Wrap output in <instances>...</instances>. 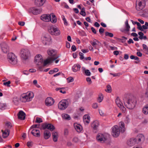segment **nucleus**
Listing matches in <instances>:
<instances>
[{
	"label": "nucleus",
	"mask_w": 148,
	"mask_h": 148,
	"mask_svg": "<svg viewBox=\"0 0 148 148\" xmlns=\"http://www.w3.org/2000/svg\"><path fill=\"white\" fill-rule=\"evenodd\" d=\"M124 103L125 106L129 109H133L135 106L136 100L135 98L133 97L130 99L125 98Z\"/></svg>",
	"instance_id": "nucleus-1"
},
{
	"label": "nucleus",
	"mask_w": 148,
	"mask_h": 148,
	"mask_svg": "<svg viewBox=\"0 0 148 148\" xmlns=\"http://www.w3.org/2000/svg\"><path fill=\"white\" fill-rule=\"evenodd\" d=\"M145 5V1L144 0H137L136 2V8L138 11L142 10Z\"/></svg>",
	"instance_id": "nucleus-2"
},
{
	"label": "nucleus",
	"mask_w": 148,
	"mask_h": 148,
	"mask_svg": "<svg viewBox=\"0 0 148 148\" xmlns=\"http://www.w3.org/2000/svg\"><path fill=\"white\" fill-rule=\"evenodd\" d=\"M8 58L9 62L12 64H15L17 63V60L15 55L12 53H9Z\"/></svg>",
	"instance_id": "nucleus-3"
},
{
	"label": "nucleus",
	"mask_w": 148,
	"mask_h": 148,
	"mask_svg": "<svg viewBox=\"0 0 148 148\" xmlns=\"http://www.w3.org/2000/svg\"><path fill=\"white\" fill-rule=\"evenodd\" d=\"M68 105V102L67 100H63L59 103L58 107L61 110H64L67 107Z\"/></svg>",
	"instance_id": "nucleus-4"
},
{
	"label": "nucleus",
	"mask_w": 148,
	"mask_h": 148,
	"mask_svg": "<svg viewBox=\"0 0 148 148\" xmlns=\"http://www.w3.org/2000/svg\"><path fill=\"white\" fill-rule=\"evenodd\" d=\"M47 52L48 55L50 56L49 58H51L53 61H55L59 57L57 55L56 51L55 50H49L47 51Z\"/></svg>",
	"instance_id": "nucleus-5"
},
{
	"label": "nucleus",
	"mask_w": 148,
	"mask_h": 148,
	"mask_svg": "<svg viewBox=\"0 0 148 148\" xmlns=\"http://www.w3.org/2000/svg\"><path fill=\"white\" fill-rule=\"evenodd\" d=\"M112 135L114 137H118L120 134V129L118 126L115 125L112 127Z\"/></svg>",
	"instance_id": "nucleus-6"
},
{
	"label": "nucleus",
	"mask_w": 148,
	"mask_h": 148,
	"mask_svg": "<svg viewBox=\"0 0 148 148\" xmlns=\"http://www.w3.org/2000/svg\"><path fill=\"white\" fill-rule=\"evenodd\" d=\"M21 57L24 60H27L29 55L30 52L27 49H22L21 51Z\"/></svg>",
	"instance_id": "nucleus-7"
},
{
	"label": "nucleus",
	"mask_w": 148,
	"mask_h": 148,
	"mask_svg": "<svg viewBox=\"0 0 148 148\" xmlns=\"http://www.w3.org/2000/svg\"><path fill=\"white\" fill-rule=\"evenodd\" d=\"M34 62L37 65L41 66L43 62V59L41 55L40 54L36 55L35 58Z\"/></svg>",
	"instance_id": "nucleus-8"
},
{
	"label": "nucleus",
	"mask_w": 148,
	"mask_h": 148,
	"mask_svg": "<svg viewBox=\"0 0 148 148\" xmlns=\"http://www.w3.org/2000/svg\"><path fill=\"white\" fill-rule=\"evenodd\" d=\"M42 127L43 130L47 129L51 131H53L55 129V127L51 124L45 123L42 125Z\"/></svg>",
	"instance_id": "nucleus-9"
},
{
	"label": "nucleus",
	"mask_w": 148,
	"mask_h": 148,
	"mask_svg": "<svg viewBox=\"0 0 148 148\" xmlns=\"http://www.w3.org/2000/svg\"><path fill=\"white\" fill-rule=\"evenodd\" d=\"M42 11L41 8L38 9L33 7L29 8L28 10L29 13H32L34 15H37L40 13Z\"/></svg>",
	"instance_id": "nucleus-10"
},
{
	"label": "nucleus",
	"mask_w": 148,
	"mask_h": 148,
	"mask_svg": "<svg viewBox=\"0 0 148 148\" xmlns=\"http://www.w3.org/2000/svg\"><path fill=\"white\" fill-rule=\"evenodd\" d=\"M48 32L51 34L55 35H59L60 34V31L58 28L53 27H50L49 29Z\"/></svg>",
	"instance_id": "nucleus-11"
},
{
	"label": "nucleus",
	"mask_w": 148,
	"mask_h": 148,
	"mask_svg": "<svg viewBox=\"0 0 148 148\" xmlns=\"http://www.w3.org/2000/svg\"><path fill=\"white\" fill-rule=\"evenodd\" d=\"M54 102V100L51 97L47 98L45 100V104L47 106H50L53 105Z\"/></svg>",
	"instance_id": "nucleus-12"
},
{
	"label": "nucleus",
	"mask_w": 148,
	"mask_h": 148,
	"mask_svg": "<svg viewBox=\"0 0 148 148\" xmlns=\"http://www.w3.org/2000/svg\"><path fill=\"white\" fill-rule=\"evenodd\" d=\"M40 19L44 21L49 22L51 20V15L49 14H43L41 16Z\"/></svg>",
	"instance_id": "nucleus-13"
},
{
	"label": "nucleus",
	"mask_w": 148,
	"mask_h": 148,
	"mask_svg": "<svg viewBox=\"0 0 148 148\" xmlns=\"http://www.w3.org/2000/svg\"><path fill=\"white\" fill-rule=\"evenodd\" d=\"M97 140L99 141L102 143H104L105 141L106 140V138L104 135L101 134H99L97 137Z\"/></svg>",
	"instance_id": "nucleus-14"
},
{
	"label": "nucleus",
	"mask_w": 148,
	"mask_h": 148,
	"mask_svg": "<svg viewBox=\"0 0 148 148\" xmlns=\"http://www.w3.org/2000/svg\"><path fill=\"white\" fill-rule=\"evenodd\" d=\"M32 96V97H29L27 96V95H25L22 96L20 98V100L23 102H26V101H31L33 97Z\"/></svg>",
	"instance_id": "nucleus-15"
},
{
	"label": "nucleus",
	"mask_w": 148,
	"mask_h": 148,
	"mask_svg": "<svg viewBox=\"0 0 148 148\" xmlns=\"http://www.w3.org/2000/svg\"><path fill=\"white\" fill-rule=\"evenodd\" d=\"M51 59V58H48L46 60L44 61L43 64H42L41 66H39V68L40 69H42L43 67L45 66L48 64L52 63L53 61Z\"/></svg>",
	"instance_id": "nucleus-16"
},
{
	"label": "nucleus",
	"mask_w": 148,
	"mask_h": 148,
	"mask_svg": "<svg viewBox=\"0 0 148 148\" xmlns=\"http://www.w3.org/2000/svg\"><path fill=\"white\" fill-rule=\"evenodd\" d=\"M2 49L4 53H7L8 51L9 48L7 44L4 42H3L1 44Z\"/></svg>",
	"instance_id": "nucleus-17"
},
{
	"label": "nucleus",
	"mask_w": 148,
	"mask_h": 148,
	"mask_svg": "<svg viewBox=\"0 0 148 148\" xmlns=\"http://www.w3.org/2000/svg\"><path fill=\"white\" fill-rule=\"evenodd\" d=\"M25 114L22 111H19L18 114V118L21 120H24L25 118Z\"/></svg>",
	"instance_id": "nucleus-18"
},
{
	"label": "nucleus",
	"mask_w": 148,
	"mask_h": 148,
	"mask_svg": "<svg viewBox=\"0 0 148 148\" xmlns=\"http://www.w3.org/2000/svg\"><path fill=\"white\" fill-rule=\"evenodd\" d=\"M46 0H35V4L36 5L40 7L42 6L45 2Z\"/></svg>",
	"instance_id": "nucleus-19"
},
{
	"label": "nucleus",
	"mask_w": 148,
	"mask_h": 148,
	"mask_svg": "<svg viewBox=\"0 0 148 148\" xmlns=\"http://www.w3.org/2000/svg\"><path fill=\"white\" fill-rule=\"evenodd\" d=\"M136 140L135 138H131L127 142V144L130 146L134 145L136 143Z\"/></svg>",
	"instance_id": "nucleus-20"
},
{
	"label": "nucleus",
	"mask_w": 148,
	"mask_h": 148,
	"mask_svg": "<svg viewBox=\"0 0 148 148\" xmlns=\"http://www.w3.org/2000/svg\"><path fill=\"white\" fill-rule=\"evenodd\" d=\"M31 133L34 136L37 137H39L40 136V133L38 130L34 129L32 131Z\"/></svg>",
	"instance_id": "nucleus-21"
},
{
	"label": "nucleus",
	"mask_w": 148,
	"mask_h": 148,
	"mask_svg": "<svg viewBox=\"0 0 148 148\" xmlns=\"http://www.w3.org/2000/svg\"><path fill=\"white\" fill-rule=\"evenodd\" d=\"M74 125L75 129L78 132H79L82 131V128L80 125L75 123L74 124Z\"/></svg>",
	"instance_id": "nucleus-22"
},
{
	"label": "nucleus",
	"mask_w": 148,
	"mask_h": 148,
	"mask_svg": "<svg viewBox=\"0 0 148 148\" xmlns=\"http://www.w3.org/2000/svg\"><path fill=\"white\" fill-rule=\"evenodd\" d=\"M51 134L50 132L48 130H45L44 132V136L45 139H47L49 138L51 136Z\"/></svg>",
	"instance_id": "nucleus-23"
},
{
	"label": "nucleus",
	"mask_w": 148,
	"mask_h": 148,
	"mask_svg": "<svg viewBox=\"0 0 148 148\" xmlns=\"http://www.w3.org/2000/svg\"><path fill=\"white\" fill-rule=\"evenodd\" d=\"M80 66L79 64H75L72 67L73 71L74 72H76L80 69Z\"/></svg>",
	"instance_id": "nucleus-24"
},
{
	"label": "nucleus",
	"mask_w": 148,
	"mask_h": 148,
	"mask_svg": "<svg viewBox=\"0 0 148 148\" xmlns=\"http://www.w3.org/2000/svg\"><path fill=\"white\" fill-rule=\"evenodd\" d=\"M99 125V122L97 121H94L91 124V127L94 130L97 129Z\"/></svg>",
	"instance_id": "nucleus-25"
},
{
	"label": "nucleus",
	"mask_w": 148,
	"mask_h": 148,
	"mask_svg": "<svg viewBox=\"0 0 148 148\" xmlns=\"http://www.w3.org/2000/svg\"><path fill=\"white\" fill-rule=\"evenodd\" d=\"M1 132H3V138H6L9 135L10 131L8 130H6L5 131L2 130Z\"/></svg>",
	"instance_id": "nucleus-26"
},
{
	"label": "nucleus",
	"mask_w": 148,
	"mask_h": 148,
	"mask_svg": "<svg viewBox=\"0 0 148 148\" xmlns=\"http://www.w3.org/2000/svg\"><path fill=\"white\" fill-rule=\"evenodd\" d=\"M52 134L53 141L54 142H56L58 140V134L57 132H53Z\"/></svg>",
	"instance_id": "nucleus-27"
},
{
	"label": "nucleus",
	"mask_w": 148,
	"mask_h": 148,
	"mask_svg": "<svg viewBox=\"0 0 148 148\" xmlns=\"http://www.w3.org/2000/svg\"><path fill=\"white\" fill-rule=\"evenodd\" d=\"M42 40L43 42L45 45H46L47 43V41L49 39V38L46 36H43L42 37Z\"/></svg>",
	"instance_id": "nucleus-28"
},
{
	"label": "nucleus",
	"mask_w": 148,
	"mask_h": 148,
	"mask_svg": "<svg viewBox=\"0 0 148 148\" xmlns=\"http://www.w3.org/2000/svg\"><path fill=\"white\" fill-rule=\"evenodd\" d=\"M51 15L52 18H51V21L52 23H55L57 21V18L56 16L53 14V13L51 14Z\"/></svg>",
	"instance_id": "nucleus-29"
},
{
	"label": "nucleus",
	"mask_w": 148,
	"mask_h": 148,
	"mask_svg": "<svg viewBox=\"0 0 148 148\" xmlns=\"http://www.w3.org/2000/svg\"><path fill=\"white\" fill-rule=\"evenodd\" d=\"M115 102L118 107H121V106L122 105V103L120 101L118 97L116 99Z\"/></svg>",
	"instance_id": "nucleus-30"
},
{
	"label": "nucleus",
	"mask_w": 148,
	"mask_h": 148,
	"mask_svg": "<svg viewBox=\"0 0 148 148\" xmlns=\"http://www.w3.org/2000/svg\"><path fill=\"white\" fill-rule=\"evenodd\" d=\"M62 118L65 119L70 120L71 119L70 116L67 114H62Z\"/></svg>",
	"instance_id": "nucleus-31"
},
{
	"label": "nucleus",
	"mask_w": 148,
	"mask_h": 148,
	"mask_svg": "<svg viewBox=\"0 0 148 148\" xmlns=\"http://www.w3.org/2000/svg\"><path fill=\"white\" fill-rule=\"evenodd\" d=\"M143 112L145 114H147L148 113V106H146L143 109Z\"/></svg>",
	"instance_id": "nucleus-32"
},
{
	"label": "nucleus",
	"mask_w": 148,
	"mask_h": 148,
	"mask_svg": "<svg viewBox=\"0 0 148 148\" xmlns=\"http://www.w3.org/2000/svg\"><path fill=\"white\" fill-rule=\"evenodd\" d=\"M120 128V129H121V130L122 132H124L125 130V128L124 127V124L123 123H121V126L119 127Z\"/></svg>",
	"instance_id": "nucleus-33"
},
{
	"label": "nucleus",
	"mask_w": 148,
	"mask_h": 148,
	"mask_svg": "<svg viewBox=\"0 0 148 148\" xmlns=\"http://www.w3.org/2000/svg\"><path fill=\"white\" fill-rule=\"evenodd\" d=\"M108 92H111L112 91V88L110 85H108L107 86V89L105 90Z\"/></svg>",
	"instance_id": "nucleus-34"
},
{
	"label": "nucleus",
	"mask_w": 148,
	"mask_h": 148,
	"mask_svg": "<svg viewBox=\"0 0 148 148\" xmlns=\"http://www.w3.org/2000/svg\"><path fill=\"white\" fill-rule=\"evenodd\" d=\"M87 135L85 133L82 134L81 138L83 140H85L87 139Z\"/></svg>",
	"instance_id": "nucleus-35"
},
{
	"label": "nucleus",
	"mask_w": 148,
	"mask_h": 148,
	"mask_svg": "<svg viewBox=\"0 0 148 148\" xmlns=\"http://www.w3.org/2000/svg\"><path fill=\"white\" fill-rule=\"evenodd\" d=\"M103 99V96L102 94H100L98 98V101L100 103L101 102Z\"/></svg>",
	"instance_id": "nucleus-36"
},
{
	"label": "nucleus",
	"mask_w": 148,
	"mask_h": 148,
	"mask_svg": "<svg viewBox=\"0 0 148 148\" xmlns=\"http://www.w3.org/2000/svg\"><path fill=\"white\" fill-rule=\"evenodd\" d=\"M82 10L80 12V14L82 15L83 16H84L86 15V12H85V8L84 7H83L81 9Z\"/></svg>",
	"instance_id": "nucleus-37"
},
{
	"label": "nucleus",
	"mask_w": 148,
	"mask_h": 148,
	"mask_svg": "<svg viewBox=\"0 0 148 148\" xmlns=\"http://www.w3.org/2000/svg\"><path fill=\"white\" fill-rule=\"evenodd\" d=\"M82 10L80 12V14L82 15L83 16H84L86 15V12H85V8L84 7H83L81 9Z\"/></svg>",
	"instance_id": "nucleus-38"
},
{
	"label": "nucleus",
	"mask_w": 148,
	"mask_h": 148,
	"mask_svg": "<svg viewBox=\"0 0 148 148\" xmlns=\"http://www.w3.org/2000/svg\"><path fill=\"white\" fill-rule=\"evenodd\" d=\"M125 24H126V29L125 30L127 32H129V29L130 28V27L129 25L128 21L127 20L125 22Z\"/></svg>",
	"instance_id": "nucleus-39"
},
{
	"label": "nucleus",
	"mask_w": 148,
	"mask_h": 148,
	"mask_svg": "<svg viewBox=\"0 0 148 148\" xmlns=\"http://www.w3.org/2000/svg\"><path fill=\"white\" fill-rule=\"evenodd\" d=\"M105 35L106 36H109L110 37H112L113 36V34L112 33L109 32H105Z\"/></svg>",
	"instance_id": "nucleus-40"
},
{
	"label": "nucleus",
	"mask_w": 148,
	"mask_h": 148,
	"mask_svg": "<svg viewBox=\"0 0 148 148\" xmlns=\"http://www.w3.org/2000/svg\"><path fill=\"white\" fill-rule=\"evenodd\" d=\"M138 35L140 36L139 37V38L141 40L143 39V37L144 35L143 33L142 32H139L138 33Z\"/></svg>",
	"instance_id": "nucleus-41"
},
{
	"label": "nucleus",
	"mask_w": 148,
	"mask_h": 148,
	"mask_svg": "<svg viewBox=\"0 0 148 148\" xmlns=\"http://www.w3.org/2000/svg\"><path fill=\"white\" fill-rule=\"evenodd\" d=\"M99 113L101 116H103L105 115L104 114V110L103 109H102L101 110H99Z\"/></svg>",
	"instance_id": "nucleus-42"
},
{
	"label": "nucleus",
	"mask_w": 148,
	"mask_h": 148,
	"mask_svg": "<svg viewBox=\"0 0 148 148\" xmlns=\"http://www.w3.org/2000/svg\"><path fill=\"white\" fill-rule=\"evenodd\" d=\"M6 105L5 103H0V109H2L3 108L5 107Z\"/></svg>",
	"instance_id": "nucleus-43"
},
{
	"label": "nucleus",
	"mask_w": 148,
	"mask_h": 148,
	"mask_svg": "<svg viewBox=\"0 0 148 148\" xmlns=\"http://www.w3.org/2000/svg\"><path fill=\"white\" fill-rule=\"evenodd\" d=\"M90 118V116L87 114L84 115L83 117V119H87L89 120Z\"/></svg>",
	"instance_id": "nucleus-44"
},
{
	"label": "nucleus",
	"mask_w": 148,
	"mask_h": 148,
	"mask_svg": "<svg viewBox=\"0 0 148 148\" xmlns=\"http://www.w3.org/2000/svg\"><path fill=\"white\" fill-rule=\"evenodd\" d=\"M85 73L87 76H90V73L88 70L86 69L85 70Z\"/></svg>",
	"instance_id": "nucleus-45"
},
{
	"label": "nucleus",
	"mask_w": 148,
	"mask_h": 148,
	"mask_svg": "<svg viewBox=\"0 0 148 148\" xmlns=\"http://www.w3.org/2000/svg\"><path fill=\"white\" fill-rule=\"evenodd\" d=\"M68 82L69 83L73 81L74 79L72 77H69L67 79Z\"/></svg>",
	"instance_id": "nucleus-46"
},
{
	"label": "nucleus",
	"mask_w": 148,
	"mask_h": 148,
	"mask_svg": "<svg viewBox=\"0 0 148 148\" xmlns=\"http://www.w3.org/2000/svg\"><path fill=\"white\" fill-rule=\"evenodd\" d=\"M130 58L132 59H134L135 60H138L139 58L137 56H134L132 55L130 56Z\"/></svg>",
	"instance_id": "nucleus-47"
},
{
	"label": "nucleus",
	"mask_w": 148,
	"mask_h": 148,
	"mask_svg": "<svg viewBox=\"0 0 148 148\" xmlns=\"http://www.w3.org/2000/svg\"><path fill=\"white\" fill-rule=\"evenodd\" d=\"M133 24L134 25L136 24L138 26V27H139L141 26L140 24L139 23V22H134V21L133 20H131Z\"/></svg>",
	"instance_id": "nucleus-48"
},
{
	"label": "nucleus",
	"mask_w": 148,
	"mask_h": 148,
	"mask_svg": "<svg viewBox=\"0 0 148 148\" xmlns=\"http://www.w3.org/2000/svg\"><path fill=\"white\" fill-rule=\"evenodd\" d=\"M32 143H33L32 141H29L27 142V145L29 147H30L32 146Z\"/></svg>",
	"instance_id": "nucleus-49"
},
{
	"label": "nucleus",
	"mask_w": 148,
	"mask_h": 148,
	"mask_svg": "<svg viewBox=\"0 0 148 148\" xmlns=\"http://www.w3.org/2000/svg\"><path fill=\"white\" fill-rule=\"evenodd\" d=\"M42 122V121L41 119L39 118H36V123H40Z\"/></svg>",
	"instance_id": "nucleus-50"
},
{
	"label": "nucleus",
	"mask_w": 148,
	"mask_h": 148,
	"mask_svg": "<svg viewBox=\"0 0 148 148\" xmlns=\"http://www.w3.org/2000/svg\"><path fill=\"white\" fill-rule=\"evenodd\" d=\"M10 81H9L7 82L3 83V84L4 85H7V86L8 87H10V85L9 84H10Z\"/></svg>",
	"instance_id": "nucleus-51"
},
{
	"label": "nucleus",
	"mask_w": 148,
	"mask_h": 148,
	"mask_svg": "<svg viewBox=\"0 0 148 148\" xmlns=\"http://www.w3.org/2000/svg\"><path fill=\"white\" fill-rule=\"evenodd\" d=\"M37 81L36 80H35L33 81V83L34 84V85H36V86L38 88H40V86L38 85H37Z\"/></svg>",
	"instance_id": "nucleus-52"
},
{
	"label": "nucleus",
	"mask_w": 148,
	"mask_h": 148,
	"mask_svg": "<svg viewBox=\"0 0 148 148\" xmlns=\"http://www.w3.org/2000/svg\"><path fill=\"white\" fill-rule=\"evenodd\" d=\"M19 101V99L17 97H14L13 99V102L15 103L16 102H18Z\"/></svg>",
	"instance_id": "nucleus-53"
},
{
	"label": "nucleus",
	"mask_w": 148,
	"mask_h": 148,
	"mask_svg": "<svg viewBox=\"0 0 148 148\" xmlns=\"http://www.w3.org/2000/svg\"><path fill=\"white\" fill-rule=\"evenodd\" d=\"M104 29L102 27H101L99 30V32L101 34H102L104 32Z\"/></svg>",
	"instance_id": "nucleus-54"
},
{
	"label": "nucleus",
	"mask_w": 148,
	"mask_h": 148,
	"mask_svg": "<svg viewBox=\"0 0 148 148\" xmlns=\"http://www.w3.org/2000/svg\"><path fill=\"white\" fill-rule=\"evenodd\" d=\"M72 145H73V144L71 142H69V141L67 142L66 145L67 146H68L69 147H70L72 146Z\"/></svg>",
	"instance_id": "nucleus-55"
},
{
	"label": "nucleus",
	"mask_w": 148,
	"mask_h": 148,
	"mask_svg": "<svg viewBox=\"0 0 148 148\" xmlns=\"http://www.w3.org/2000/svg\"><path fill=\"white\" fill-rule=\"evenodd\" d=\"M69 132L67 129H65L64 131V134L65 135H67L68 134Z\"/></svg>",
	"instance_id": "nucleus-56"
},
{
	"label": "nucleus",
	"mask_w": 148,
	"mask_h": 148,
	"mask_svg": "<svg viewBox=\"0 0 148 148\" xmlns=\"http://www.w3.org/2000/svg\"><path fill=\"white\" fill-rule=\"evenodd\" d=\"M79 54L80 56V59L82 60L84 58V56H83V54L82 53L79 52Z\"/></svg>",
	"instance_id": "nucleus-57"
},
{
	"label": "nucleus",
	"mask_w": 148,
	"mask_h": 148,
	"mask_svg": "<svg viewBox=\"0 0 148 148\" xmlns=\"http://www.w3.org/2000/svg\"><path fill=\"white\" fill-rule=\"evenodd\" d=\"M92 107L94 108H96L98 107V105L97 103H94L92 105Z\"/></svg>",
	"instance_id": "nucleus-58"
},
{
	"label": "nucleus",
	"mask_w": 148,
	"mask_h": 148,
	"mask_svg": "<svg viewBox=\"0 0 148 148\" xmlns=\"http://www.w3.org/2000/svg\"><path fill=\"white\" fill-rule=\"evenodd\" d=\"M143 46L144 50H147L148 49V48L147 47V46L146 45L143 44Z\"/></svg>",
	"instance_id": "nucleus-59"
},
{
	"label": "nucleus",
	"mask_w": 148,
	"mask_h": 148,
	"mask_svg": "<svg viewBox=\"0 0 148 148\" xmlns=\"http://www.w3.org/2000/svg\"><path fill=\"white\" fill-rule=\"evenodd\" d=\"M38 125L37 124H35L32 125L31 128V129H33L34 128H39V127H38Z\"/></svg>",
	"instance_id": "nucleus-60"
},
{
	"label": "nucleus",
	"mask_w": 148,
	"mask_h": 148,
	"mask_svg": "<svg viewBox=\"0 0 148 148\" xmlns=\"http://www.w3.org/2000/svg\"><path fill=\"white\" fill-rule=\"evenodd\" d=\"M122 110L123 112H125V108L123 105L121 106V107H119Z\"/></svg>",
	"instance_id": "nucleus-61"
},
{
	"label": "nucleus",
	"mask_w": 148,
	"mask_h": 148,
	"mask_svg": "<svg viewBox=\"0 0 148 148\" xmlns=\"http://www.w3.org/2000/svg\"><path fill=\"white\" fill-rule=\"evenodd\" d=\"M71 49L73 51H75L76 49V48L75 45H73L71 47Z\"/></svg>",
	"instance_id": "nucleus-62"
},
{
	"label": "nucleus",
	"mask_w": 148,
	"mask_h": 148,
	"mask_svg": "<svg viewBox=\"0 0 148 148\" xmlns=\"http://www.w3.org/2000/svg\"><path fill=\"white\" fill-rule=\"evenodd\" d=\"M73 140L75 143H77L78 141V139L77 137H75L73 138Z\"/></svg>",
	"instance_id": "nucleus-63"
},
{
	"label": "nucleus",
	"mask_w": 148,
	"mask_h": 148,
	"mask_svg": "<svg viewBox=\"0 0 148 148\" xmlns=\"http://www.w3.org/2000/svg\"><path fill=\"white\" fill-rule=\"evenodd\" d=\"M145 97L147 98L148 99V90H146V91L145 94Z\"/></svg>",
	"instance_id": "nucleus-64"
}]
</instances>
